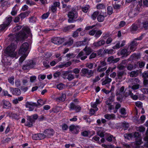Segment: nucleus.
I'll return each mask as SVG.
<instances>
[{
  "label": "nucleus",
  "instance_id": "nucleus-16",
  "mask_svg": "<svg viewBox=\"0 0 148 148\" xmlns=\"http://www.w3.org/2000/svg\"><path fill=\"white\" fill-rule=\"evenodd\" d=\"M139 70L132 71L130 72L129 74L130 76L132 77H137L139 74Z\"/></svg>",
  "mask_w": 148,
  "mask_h": 148
},
{
  "label": "nucleus",
  "instance_id": "nucleus-9",
  "mask_svg": "<svg viewBox=\"0 0 148 148\" xmlns=\"http://www.w3.org/2000/svg\"><path fill=\"white\" fill-rule=\"evenodd\" d=\"M69 71H66L63 73V77L64 79H67L69 81H71L74 78V75L71 73H69Z\"/></svg>",
  "mask_w": 148,
  "mask_h": 148
},
{
  "label": "nucleus",
  "instance_id": "nucleus-20",
  "mask_svg": "<svg viewBox=\"0 0 148 148\" xmlns=\"http://www.w3.org/2000/svg\"><path fill=\"white\" fill-rule=\"evenodd\" d=\"M88 43L86 39H84L83 41H79L76 42V45L77 46L81 45H84Z\"/></svg>",
  "mask_w": 148,
  "mask_h": 148
},
{
  "label": "nucleus",
  "instance_id": "nucleus-51",
  "mask_svg": "<svg viewBox=\"0 0 148 148\" xmlns=\"http://www.w3.org/2000/svg\"><path fill=\"white\" fill-rule=\"evenodd\" d=\"M17 11L15 9V7L13 8L11 12V14L13 16H14L17 13Z\"/></svg>",
  "mask_w": 148,
  "mask_h": 148
},
{
  "label": "nucleus",
  "instance_id": "nucleus-54",
  "mask_svg": "<svg viewBox=\"0 0 148 148\" xmlns=\"http://www.w3.org/2000/svg\"><path fill=\"white\" fill-rule=\"evenodd\" d=\"M61 73L60 72L56 71L53 74V76L54 78H57L59 77L61 75Z\"/></svg>",
  "mask_w": 148,
  "mask_h": 148
},
{
  "label": "nucleus",
  "instance_id": "nucleus-39",
  "mask_svg": "<svg viewBox=\"0 0 148 148\" xmlns=\"http://www.w3.org/2000/svg\"><path fill=\"white\" fill-rule=\"evenodd\" d=\"M140 55H137L136 54L134 53L130 57V58H131L133 59H138L140 58Z\"/></svg>",
  "mask_w": 148,
  "mask_h": 148
},
{
  "label": "nucleus",
  "instance_id": "nucleus-36",
  "mask_svg": "<svg viewBox=\"0 0 148 148\" xmlns=\"http://www.w3.org/2000/svg\"><path fill=\"white\" fill-rule=\"evenodd\" d=\"M124 137L127 139H130L132 138L133 136L132 134H125L124 135Z\"/></svg>",
  "mask_w": 148,
  "mask_h": 148
},
{
  "label": "nucleus",
  "instance_id": "nucleus-2",
  "mask_svg": "<svg viewBox=\"0 0 148 148\" xmlns=\"http://www.w3.org/2000/svg\"><path fill=\"white\" fill-rule=\"evenodd\" d=\"M143 36V34H142L139 38H136L133 40L132 41L129 43L128 46L125 47L120 51V54L123 56L127 57L132 52L135 51L136 49V47L138 44V43L136 40H141Z\"/></svg>",
  "mask_w": 148,
  "mask_h": 148
},
{
  "label": "nucleus",
  "instance_id": "nucleus-19",
  "mask_svg": "<svg viewBox=\"0 0 148 148\" xmlns=\"http://www.w3.org/2000/svg\"><path fill=\"white\" fill-rule=\"evenodd\" d=\"M66 98V96L65 94H62L61 97H58L56 99V100L60 102H62L65 101Z\"/></svg>",
  "mask_w": 148,
  "mask_h": 148
},
{
  "label": "nucleus",
  "instance_id": "nucleus-41",
  "mask_svg": "<svg viewBox=\"0 0 148 148\" xmlns=\"http://www.w3.org/2000/svg\"><path fill=\"white\" fill-rule=\"evenodd\" d=\"M124 89L125 88L124 86H122L119 89V93L118 92H116V95H117L120 94L122 93H123L124 92Z\"/></svg>",
  "mask_w": 148,
  "mask_h": 148
},
{
  "label": "nucleus",
  "instance_id": "nucleus-17",
  "mask_svg": "<svg viewBox=\"0 0 148 148\" xmlns=\"http://www.w3.org/2000/svg\"><path fill=\"white\" fill-rule=\"evenodd\" d=\"M3 106L5 108H8L11 106V104L10 102L5 100H3L2 101Z\"/></svg>",
  "mask_w": 148,
  "mask_h": 148
},
{
  "label": "nucleus",
  "instance_id": "nucleus-58",
  "mask_svg": "<svg viewBox=\"0 0 148 148\" xmlns=\"http://www.w3.org/2000/svg\"><path fill=\"white\" fill-rule=\"evenodd\" d=\"M135 105L137 107L139 108H142L143 106L142 103L140 101L136 102Z\"/></svg>",
  "mask_w": 148,
  "mask_h": 148
},
{
  "label": "nucleus",
  "instance_id": "nucleus-25",
  "mask_svg": "<svg viewBox=\"0 0 148 148\" xmlns=\"http://www.w3.org/2000/svg\"><path fill=\"white\" fill-rule=\"evenodd\" d=\"M124 73L125 72L123 71H118L117 72V75L118 78L120 79H121Z\"/></svg>",
  "mask_w": 148,
  "mask_h": 148
},
{
  "label": "nucleus",
  "instance_id": "nucleus-34",
  "mask_svg": "<svg viewBox=\"0 0 148 148\" xmlns=\"http://www.w3.org/2000/svg\"><path fill=\"white\" fill-rule=\"evenodd\" d=\"M99 14V12L98 11L95 12L92 15V18L94 20L95 19Z\"/></svg>",
  "mask_w": 148,
  "mask_h": 148
},
{
  "label": "nucleus",
  "instance_id": "nucleus-22",
  "mask_svg": "<svg viewBox=\"0 0 148 148\" xmlns=\"http://www.w3.org/2000/svg\"><path fill=\"white\" fill-rule=\"evenodd\" d=\"M126 67L125 64L123 62L119 64L117 66V68L120 70H123Z\"/></svg>",
  "mask_w": 148,
  "mask_h": 148
},
{
  "label": "nucleus",
  "instance_id": "nucleus-57",
  "mask_svg": "<svg viewBox=\"0 0 148 148\" xmlns=\"http://www.w3.org/2000/svg\"><path fill=\"white\" fill-rule=\"evenodd\" d=\"M68 125L66 124H64L62 125V130L63 131L67 130L68 129Z\"/></svg>",
  "mask_w": 148,
  "mask_h": 148
},
{
  "label": "nucleus",
  "instance_id": "nucleus-53",
  "mask_svg": "<svg viewBox=\"0 0 148 148\" xmlns=\"http://www.w3.org/2000/svg\"><path fill=\"white\" fill-rule=\"evenodd\" d=\"M140 90L144 94H148V88H141Z\"/></svg>",
  "mask_w": 148,
  "mask_h": 148
},
{
  "label": "nucleus",
  "instance_id": "nucleus-7",
  "mask_svg": "<svg viewBox=\"0 0 148 148\" xmlns=\"http://www.w3.org/2000/svg\"><path fill=\"white\" fill-rule=\"evenodd\" d=\"M36 62L34 60H31L28 61L27 64L24 65L23 67V69L24 70H29L33 68L36 65Z\"/></svg>",
  "mask_w": 148,
  "mask_h": 148
},
{
  "label": "nucleus",
  "instance_id": "nucleus-45",
  "mask_svg": "<svg viewBox=\"0 0 148 148\" xmlns=\"http://www.w3.org/2000/svg\"><path fill=\"white\" fill-rule=\"evenodd\" d=\"M11 116L13 118L16 120H18L20 118L19 116L18 115L15 114H11Z\"/></svg>",
  "mask_w": 148,
  "mask_h": 148
},
{
  "label": "nucleus",
  "instance_id": "nucleus-24",
  "mask_svg": "<svg viewBox=\"0 0 148 148\" xmlns=\"http://www.w3.org/2000/svg\"><path fill=\"white\" fill-rule=\"evenodd\" d=\"M112 81V79L108 77H106L105 78V79L102 82V84L104 85L110 83Z\"/></svg>",
  "mask_w": 148,
  "mask_h": 148
},
{
  "label": "nucleus",
  "instance_id": "nucleus-8",
  "mask_svg": "<svg viewBox=\"0 0 148 148\" xmlns=\"http://www.w3.org/2000/svg\"><path fill=\"white\" fill-rule=\"evenodd\" d=\"M38 116L37 114H35L32 116H27V120L29 122L26 124V125L29 127L32 126V124L34 122V120L37 119L38 118Z\"/></svg>",
  "mask_w": 148,
  "mask_h": 148
},
{
  "label": "nucleus",
  "instance_id": "nucleus-48",
  "mask_svg": "<svg viewBox=\"0 0 148 148\" xmlns=\"http://www.w3.org/2000/svg\"><path fill=\"white\" fill-rule=\"evenodd\" d=\"M136 130L140 132H143L145 131V129L143 127H139L137 128Z\"/></svg>",
  "mask_w": 148,
  "mask_h": 148
},
{
  "label": "nucleus",
  "instance_id": "nucleus-26",
  "mask_svg": "<svg viewBox=\"0 0 148 148\" xmlns=\"http://www.w3.org/2000/svg\"><path fill=\"white\" fill-rule=\"evenodd\" d=\"M147 18V21H144L142 23L143 27L145 30L148 29V17Z\"/></svg>",
  "mask_w": 148,
  "mask_h": 148
},
{
  "label": "nucleus",
  "instance_id": "nucleus-18",
  "mask_svg": "<svg viewBox=\"0 0 148 148\" xmlns=\"http://www.w3.org/2000/svg\"><path fill=\"white\" fill-rule=\"evenodd\" d=\"M105 118L108 120L114 119L115 118V115L114 114H106L104 115Z\"/></svg>",
  "mask_w": 148,
  "mask_h": 148
},
{
  "label": "nucleus",
  "instance_id": "nucleus-28",
  "mask_svg": "<svg viewBox=\"0 0 148 148\" xmlns=\"http://www.w3.org/2000/svg\"><path fill=\"white\" fill-rule=\"evenodd\" d=\"M129 94L133 99L136 100L138 99V96L136 95H134L130 90L129 91Z\"/></svg>",
  "mask_w": 148,
  "mask_h": 148
},
{
  "label": "nucleus",
  "instance_id": "nucleus-62",
  "mask_svg": "<svg viewBox=\"0 0 148 148\" xmlns=\"http://www.w3.org/2000/svg\"><path fill=\"white\" fill-rule=\"evenodd\" d=\"M97 55V54L96 53L93 52L90 56L89 59H91L95 58L96 57Z\"/></svg>",
  "mask_w": 148,
  "mask_h": 148
},
{
  "label": "nucleus",
  "instance_id": "nucleus-23",
  "mask_svg": "<svg viewBox=\"0 0 148 148\" xmlns=\"http://www.w3.org/2000/svg\"><path fill=\"white\" fill-rule=\"evenodd\" d=\"M30 13L29 12H25L23 13H21L19 16H20L21 19L22 20L28 16L29 14Z\"/></svg>",
  "mask_w": 148,
  "mask_h": 148
},
{
  "label": "nucleus",
  "instance_id": "nucleus-5",
  "mask_svg": "<svg viewBox=\"0 0 148 148\" xmlns=\"http://www.w3.org/2000/svg\"><path fill=\"white\" fill-rule=\"evenodd\" d=\"M69 17L68 21L69 23H72L75 21V19L77 18V13L75 11H73L69 12L68 14Z\"/></svg>",
  "mask_w": 148,
  "mask_h": 148
},
{
  "label": "nucleus",
  "instance_id": "nucleus-46",
  "mask_svg": "<svg viewBox=\"0 0 148 148\" xmlns=\"http://www.w3.org/2000/svg\"><path fill=\"white\" fill-rule=\"evenodd\" d=\"M27 55H22V56L21 57L19 60V62L22 63L25 59Z\"/></svg>",
  "mask_w": 148,
  "mask_h": 148
},
{
  "label": "nucleus",
  "instance_id": "nucleus-35",
  "mask_svg": "<svg viewBox=\"0 0 148 148\" xmlns=\"http://www.w3.org/2000/svg\"><path fill=\"white\" fill-rule=\"evenodd\" d=\"M65 87V85L62 83L59 84L57 85V88L60 90L62 89L63 88H64Z\"/></svg>",
  "mask_w": 148,
  "mask_h": 148
},
{
  "label": "nucleus",
  "instance_id": "nucleus-12",
  "mask_svg": "<svg viewBox=\"0 0 148 148\" xmlns=\"http://www.w3.org/2000/svg\"><path fill=\"white\" fill-rule=\"evenodd\" d=\"M36 106H37V104L36 103L31 102H27L26 104V107L29 108V111L33 110L34 109V107Z\"/></svg>",
  "mask_w": 148,
  "mask_h": 148
},
{
  "label": "nucleus",
  "instance_id": "nucleus-52",
  "mask_svg": "<svg viewBox=\"0 0 148 148\" xmlns=\"http://www.w3.org/2000/svg\"><path fill=\"white\" fill-rule=\"evenodd\" d=\"M107 61L109 63H113L114 62V58L113 56H110L109 57Z\"/></svg>",
  "mask_w": 148,
  "mask_h": 148
},
{
  "label": "nucleus",
  "instance_id": "nucleus-11",
  "mask_svg": "<svg viewBox=\"0 0 148 148\" xmlns=\"http://www.w3.org/2000/svg\"><path fill=\"white\" fill-rule=\"evenodd\" d=\"M64 39L59 38H53L51 41L53 43L57 45H60L64 42Z\"/></svg>",
  "mask_w": 148,
  "mask_h": 148
},
{
  "label": "nucleus",
  "instance_id": "nucleus-4",
  "mask_svg": "<svg viewBox=\"0 0 148 148\" xmlns=\"http://www.w3.org/2000/svg\"><path fill=\"white\" fill-rule=\"evenodd\" d=\"M29 49V45L28 43H23L20 47L18 51V53L20 55H27L28 51Z\"/></svg>",
  "mask_w": 148,
  "mask_h": 148
},
{
  "label": "nucleus",
  "instance_id": "nucleus-33",
  "mask_svg": "<svg viewBox=\"0 0 148 148\" xmlns=\"http://www.w3.org/2000/svg\"><path fill=\"white\" fill-rule=\"evenodd\" d=\"M46 136L45 135L43 134H39L37 135L38 140H41L45 138Z\"/></svg>",
  "mask_w": 148,
  "mask_h": 148
},
{
  "label": "nucleus",
  "instance_id": "nucleus-1",
  "mask_svg": "<svg viewBox=\"0 0 148 148\" xmlns=\"http://www.w3.org/2000/svg\"><path fill=\"white\" fill-rule=\"evenodd\" d=\"M22 30L23 31V32H21L18 34H16V35L10 34L9 35V40L11 41L12 43L4 50V53L5 56L12 58L16 57V53L15 49L16 48V44L15 43H17L18 41L27 38L25 32L27 34L30 33V29L27 27H24Z\"/></svg>",
  "mask_w": 148,
  "mask_h": 148
},
{
  "label": "nucleus",
  "instance_id": "nucleus-27",
  "mask_svg": "<svg viewBox=\"0 0 148 148\" xmlns=\"http://www.w3.org/2000/svg\"><path fill=\"white\" fill-rule=\"evenodd\" d=\"M12 21V17L11 16H10L6 18L5 23L7 24V25H9Z\"/></svg>",
  "mask_w": 148,
  "mask_h": 148
},
{
  "label": "nucleus",
  "instance_id": "nucleus-64",
  "mask_svg": "<svg viewBox=\"0 0 148 148\" xmlns=\"http://www.w3.org/2000/svg\"><path fill=\"white\" fill-rule=\"evenodd\" d=\"M143 84L145 87H147L148 84V79H143Z\"/></svg>",
  "mask_w": 148,
  "mask_h": 148
},
{
  "label": "nucleus",
  "instance_id": "nucleus-50",
  "mask_svg": "<svg viewBox=\"0 0 148 148\" xmlns=\"http://www.w3.org/2000/svg\"><path fill=\"white\" fill-rule=\"evenodd\" d=\"M22 83L23 85L26 86L28 82V78H24L22 80Z\"/></svg>",
  "mask_w": 148,
  "mask_h": 148
},
{
  "label": "nucleus",
  "instance_id": "nucleus-14",
  "mask_svg": "<svg viewBox=\"0 0 148 148\" xmlns=\"http://www.w3.org/2000/svg\"><path fill=\"white\" fill-rule=\"evenodd\" d=\"M10 90L11 92L14 95H18L21 94V91L18 88L10 87Z\"/></svg>",
  "mask_w": 148,
  "mask_h": 148
},
{
  "label": "nucleus",
  "instance_id": "nucleus-49",
  "mask_svg": "<svg viewBox=\"0 0 148 148\" xmlns=\"http://www.w3.org/2000/svg\"><path fill=\"white\" fill-rule=\"evenodd\" d=\"M86 67L88 68L89 69H91L93 68V64L92 63H87L86 64Z\"/></svg>",
  "mask_w": 148,
  "mask_h": 148
},
{
  "label": "nucleus",
  "instance_id": "nucleus-55",
  "mask_svg": "<svg viewBox=\"0 0 148 148\" xmlns=\"http://www.w3.org/2000/svg\"><path fill=\"white\" fill-rule=\"evenodd\" d=\"M22 27V26L21 25H19L16 26L13 29V31L14 32H16L19 30Z\"/></svg>",
  "mask_w": 148,
  "mask_h": 148
},
{
  "label": "nucleus",
  "instance_id": "nucleus-32",
  "mask_svg": "<svg viewBox=\"0 0 148 148\" xmlns=\"http://www.w3.org/2000/svg\"><path fill=\"white\" fill-rule=\"evenodd\" d=\"M114 52V51L112 49H105L104 51V52L105 53H108V54H112Z\"/></svg>",
  "mask_w": 148,
  "mask_h": 148
},
{
  "label": "nucleus",
  "instance_id": "nucleus-3",
  "mask_svg": "<svg viewBox=\"0 0 148 148\" xmlns=\"http://www.w3.org/2000/svg\"><path fill=\"white\" fill-rule=\"evenodd\" d=\"M83 50L85 51L86 55H85L84 52L83 51H81L77 55L78 57H81V59L82 60H84L86 59L87 58L86 55H89L92 51L91 48L88 47L87 46Z\"/></svg>",
  "mask_w": 148,
  "mask_h": 148
},
{
  "label": "nucleus",
  "instance_id": "nucleus-40",
  "mask_svg": "<svg viewBox=\"0 0 148 148\" xmlns=\"http://www.w3.org/2000/svg\"><path fill=\"white\" fill-rule=\"evenodd\" d=\"M121 47L120 45V41L118 42L116 45L113 47V48L114 49H119Z\"/></svg>",
  "mask_w": 148,
  "mask_h": 148
},
{
  "label": "nucleus",
  "instance_id": "nucleus-44",
  "mask_svg": "<svg viewBox=\"0 0 148 148\" xmlns=\"http://www.w3.org/2000/svg\"><path fill=\"white\" fill-rule=\"evenodd\" d=\"M140 87V85L139 84H135L132 87V89L133 90H136L138 89Z\"/></svg>",
  "mask_w": 148,
  "mask_h": 148
},
{
  "label": "nucleus",
  "instance_id": "nucleus-31",
  "mask_svg": "<svg viewBox=\"0 0 148 148\" xmlns=\"http://www.w3.org/2000/svg\"><path fill=\"white\" fill-rule=\"evenodd\" d=\"M138 27H138L135 24H133L131 26V29L132 31H135L138 30Z\"/></svg>",
  "mask_w": 148,
  "mask_h": 148
},
{
  "label": "nucleus",
  "instance_id": "nucleus-47",
  "mask_svg": "<svg viewBox=\"0 0 148 148\" xmlns=\"http://www.w3.org/2000/svg\"><path fill=\"white\" fill-rule=\"evenodd\" d=\"M101 66H99L97 69V71L99 72H101V71H105L106 69L107 68L106 67H104L103 68L101 69Z\"/></svg>",
  "mask_w": 148,
  "mask_h": 148
},
{
  "label": "nucleus",
  "instance_id": "nucleus-15",
  "mask_svg": "<svg viewBox=\"0 0 148 148\" xmlns=\"http://www.w3.org/2000/svg\"><path fill=\"white\" fill-rule=\"evenodd\" d=\"M105 43V41L103 40H101L97 42H94L93 44V46L95 47H99L103 45Z\"/></svg>",
  "mask_w": 148,
  "mask_h": 148
},
{
  "label": "nucleus",
  "instance_id": "nucleus-21",
  "mask_svg": "<svg viewBox=\"0 0 148 148\" xmlns=\"http://www.w3.org/2000/svg\"><path fill=\"white\" fill-rule=\"evenodd\" d=\"M73 39L72 38H69L68 41L64 43V45H67L68 46H70L73 44Z\"/></svg>",
  "mask_w": 148,
  "mask_h": 148
},
{
  "label": "nucleus",
  "instance_id": "nucleus-30",
  "mask_svg": "<svg viewBox=\"0 0 148 148\" xmlns=\"http://www.w3.org/2000/svg\"><path fill=\"white\" fill-rule=\"evenodd\" d=\"M104 18L105 17L103 15L100 14L98 16L97 19L98 21L102 22L104 20Z\"/></svg>",
  "mask_w": 148,
  "mask_h": 148
},
{
  "label": "nucleus",
  "instance_id": "nucleus-42",
  "mask_svg": "<svg viewBox=\"0 0 148 148\" xmlns=\"http://www.w3.org/2000/svg\"><path fill=\"white\" fill-rule=\"evenodd\" d=\"M108 13L109 14H111L113 12L112 8L111 6H108L107 8Z\"/></svg>",
  "mask_w": 148,
  "mask_h": 148
},
{
  "label": "nucleus",
  "instance_id": "nucleus-59",
  "mask_svg": "<svg viewBox=\"0 0 148 148\" xmlns=\"http://www.w3.org/2000/svg\"><path fill=\"white\" fill-rule=\"evenodd\" d=\"M15 84L17 87H18L21 85V82L19 79H17L15 80Z\"/></svg>",
  "mask_w": 148,
  "mask_h": 148
},
{
  "label": "nucleus",
  "instance_id": "nucleus-29",
  "mask_svg": "<svg viewBox=\"0 0 148 148\" xmlns=\"http://www.w3.org/2000/svg\"><path fill=\"white\" fill-rule=\"evenodd\" d=\"M126 68L129 71H131L135 68L133 66V64L131 63H129L127 65Z\"/></svg>",
  "mask_w": 148,
  "mask_h": 148
},
{
  "label": "nucleus",
  "instance_id": "nucleus-10",
  "mask_svg": "<svg viewBox=\"0 0 148 148\" xmlns=\"http://www.w3.org/2000/svg\"><path fill=\"white\" fill-rule=\"evenodd\" d=\"M46 136L50 138L53 136L54 134V130L52 129H48L45 130L44 132Z\"/></svg>",
  "mask_w": 148,
  "mask_h": 148
},
{
  "label": "nucleus",
  "instance_id": "nucleus-60",
  "mask_svg": "<svg viewBox=\"0 0 148 148\" xmlns=\"http://www.w3.org/2000/svg\"><path fill=\"white\" fill-rule=\"evenodd\" d=\"M8 25L5 23L4 24H2L0 25V27L2 30H4L5 28L8 26Z\"/></svg>",
  "mask_w": 148,
  "mask_h": 148
},
{
  "label": "nucleus",
  "instance_id": "nucleus-63",
  "mask_svg": "<svg viewBox=\"0 0 148 148\" xmlns=\"http://www.w3.org/2000/svg\"><path fill=\"white\" fill-rule=\"evenodd\" d=\"M49 13L47 12L46 13L44 14H43L42 16V18L43 19H45L47 18L49 15Z\"/></svg>",
  "mask_w": 148,
  "mask_h": 148
},
{
  "label": "nucleus",
  "instance_id": "nucleus-43",
  "mask_svg": "<svg viewBox=\"0 0 148 148\" xmlns=\"http://www.w3.org/2000/svg\"><path fill=\"white\" fill-rule=\"evenodd\" d=\"M102 32L101 30H99L96 32L95 36L96 38L99 37L102 34Z\"/></svg>",
  "mask_w": 148,
  "mask_h": 148
},
{
  "label": "nucleus",
  "instance_id": "nucleus-6",
  "mask_svg": "<svg viewBox=\"0 0 148 148\" xmlns=\"http://www.w3.org/2000/svg\"><path fill=\"white\" fill-rule=\"evenodd\" d=\"M80 73L82 76H86L87 77H90L92 76L94 71L91 70H89L87 69L83 68L81 70Z\"/></svg>",
  "mask_w": 148,
  "mask_h": 148
},
{
  "label": "nucleus",
  "instance_id": "nucleus-38",
  "mask_svg": "<svg viewBox=\"0 0 148 148\" xmlns=\"http://www.w3.org/2000/svg\"><path fill=\"white\" fill-rule=\"evenodd\" d=\"M142 77L143 79H147L148 78V71H144L142 74Z\"/></svg>",
  "mask_w": 148,
  "mask_h": 148
},
{
  "label": "nucleus",
  "instance_id": "nucleus-56",
  "mask_svg": "<svg viewBox=\"0 0 148 148\" xmlns=\"http://www.w3.org/2000/svg\"><path fill=\"white\" fill-rule=\"evenodd\" d=\"M8 81L12 85H13L14 84V77H11L9 78L8 79Z\"/></svg>",
  "mask_w": 148,
  "mask_h": 148
},
{
  "label": "nucleus",
  "instance_id": "nucleus-37",
  "mask_svg": "<svg viewBox=\"0 0 148 148\" xmlns=\"http://www.w3.org/2000/svg\"><path fill=\"white\" fill-rule=\"evenodd\" d=\"M96 7L98 9L100 10L104 8L105 6L103 4H99L97 5Z\"/></svg>",
  "mask_w": 148,
  "mask_h": 148
},
{
  "label": "nucleus",
  "instance_id": "nucleus-61",
  "mask_svg": "<svg viewBox=\"0 0 148 148\" xmlns=\"http://www.w3.org/2000/svg\"><path fill=\"white\" fill-rule=\"evenodd\" d=\"M60 109L58 107H56L52 109V111L54 113H57L59 112Z\"/></svg>",
  "mask_w": 148,
  "mask_h": 148
},
{
  "label": "nucleus",
  "instance_id": "nucleus-13",
  "mask_svg": "<svg viewBox=\"0 0 148 148\" xmlns=\"http://www.w3.org/2000/svg\"><path fill=\"white\" fill-rule=\"evenodd\" d=\"M69 129L73 133L77 134L79 131V128L78 126L71 125L69 126Z\"/></svg>",
  "mask_w": 148,
  "mask_h": 148
}]
</instances>
